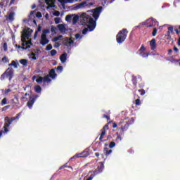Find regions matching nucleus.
<instances>
[{"label": "nucleus", "instance_id": "1", "mask_svg": "<svg viewBox=\"0 0 180 180\" xmlns=\"http://www.w3.org/2000/svg\"><path fill=\"white\" fill-rule=\"evenodd\" d=\"M32 33H33V30L29 27L23 30L21 34L22 46L18 45V49H22V50H29V49H30V46H33V44L32 43V39L29 40V37L32 35Z\"/></svg>", "mask_w": 180, "mask_h": 180}, {"label": "nucleus", "instance_id": "2", "mask_svg": "<svg viewBox=\"0 0 180 180\" xmlns=\"http://www.w3.org/2000/svg\"><path fill=\"white\" fill-rule=\"evenodd\" d=\"M80 20L82 23H88L87 27L89 32H94L95 27H96V21L94 20V18L91 15L86 14V13H83L80 15Z\"/></svg>", "mask_w": 180, "mask_h": 180}, {"label": "nucleus", "instance_id": "3", "mask_svg": "<svg viewBox=\"0 0 180 180\" xmlns=\"http://www.w3.org/2000/svg\"><path fill=\"white\" fill-rule=\"evenodd\" d=\"M134 123V117H124V119H121L120 122L118 123V126H120L119 130L120 134H124V131H127L129 129V126L130 124H133Z\"/></svg>", "mask_w": 180, "mask_h": 180}, {"label": "nucleus", "instance_id": "4", "mask_svg": "<svg viewBox=\"0 0 180 180\" xmlns=\"http://www.w3.org/2000/svg\"><path fill=\"white\" fill-rule=\"evenodd\" d=\"M20 116V113H18L16 115L15 117H6L4 118V125L3 127V129L4 130V133H8L9 131V129H8L9 126L12 124V122H15V120H19V117Z\"/></svg>", "mask_w": 180, "mask_h": 180}, {"label": "nucleus", "instance_id": "5", "mask_svg": "<svg viewBox=\"0 0 180 180\" xmlns=\"http://www.w3.org/2000/svg\"><path fill=\"white\" fill-rule=\"evenodd\" d=\"M127 34H129V31L126 28H123L122 30L119 31L116 35V40L118 44H122L127 39Z\"/></svg>", "mask_w": 180, "mask_h": 180}, {"label": "nucleus", "instance_id": "6", "mask_svg": "<svg viewBox=\"0 0 180 180\" xmlns=\"http://www.w3.org/2000/svg\"><path fill=\"white\" fill-rule=\"evenodd\" d=\"M15 71L13 70V68H8L6 69V70L1 75L0 79L1 81H4L6 78H8L9 81H12V78H13V74Z\"/></svg>", "mask_w": 180, "mask_h": 180}, {"label": "nucleus", "instance_id": "7", "mask_svg": "<svg viewBox=\"0 0 180 180\" xmlns=\"http://www.w3.org/2000/svg\"><path fill=\"white\" fill-rule=\"evenodd\" d=\"M89 155V149L86 148L83 152L75 155L71 158H86Z\"/></svg>", "mask_w": 180, "mask_h": 180}, {"label": "nucleus", "instance_id": "8", "mask_svg": "<svg viewBox=\"0 0 180 180\" xmlns=\"http://www.w3.org/2000/svg\"><path fill=\"white\" fill-rule=\"evenodd\" d=\"M103 7L99 6L96 8H94V13H93V18H94V22H96L98 19L99 18V15H101V12H102Z\"/></svg>", "mask_w": 180, "mask_h": 180}, {"label": "nucleus", "instance_id": "9", "mask_svg": "<svg viewBox=\"0 0 180 180\" xmlns=\"http://www.w3.org/2000/svg\"><path fill=\"white\" fill-rule=\"evenodd\" d=\"M103 169H105V162H100L99 165H98L97 168L94 171L95 175L102 174V172H103Z\"/></svg>", "mask_w": 180, "mask_h": 180}, {"label": "nucleus", "instance_id": "10", "mask_svg": "<svg viewBox=\"0 0 180 180\" xmlns=\"http://www.w3.org/2000/svg\"><path fill=\"white\" fill-rule=\"evenodd\" d=\"M63 44L66 47H71V45L74 44V41L71 38L65 37L63 39Z\"/></svg>", "mask_w": 180, "mask_h": 180}, {"label": "nucleus", "instance_id": "11", "mask_svg": "<svg viewBox=\"0 0 180 180\" xmlns=\"http://www.w3.org/2000/svg\"><path fill=\"white\" fill-rule=\"evenodd\" d=\"M145 51L146 47L144 46V45H141V48L139 49V56H141V57H143V58L150 56L149 53H146Z\"/></svg>", "mask_w": 180, "mask_h": 180}, {"label": "nucleus", "instance_id": "12", "mask_svg": "<svg viewBox=\"0 0 180 180\" xmlns=\"http://www.w3.org/2000/svg\"><path fill=\"white\" fill-rule=\"evenodd\" d=\"M37 98H39V95H35L32 98H30V101L27 103V105L30 109L33 108V105L34 104V102H36V99H37Z\"/></svg>", "mask_w": 180, "mask_h": 180}, {"label": "nucleus", "instance_id": "13", "mask_svg": "<svg viewBox=\"0 0 180 180\" xmlns=\"http://www.w3.org/2000/svg\"><path fill=\"white\" fill-rule=\"evenodd\" d=\"M49 42L50 40L47 39V35H41L40 44H41V46H46V44H49Z\"/></svg>", "mask_w": 180, "mask_h": 180}, {"label": "nucleus", "instance_id": "14", "mask_svg": "<svg viewBox=\"0 0 180 180\" xmlns=\"http://www.w3.org/2000/svg\"><path fill=\"white\" fill-rule=\"evenodd\" d=\"M167 32L166 35V39L167 40H171V33H174V27L170 26L167 27Z\"/></svg>", "mask_w": 180, "mask_h": 180}, {"label": "nucleus", "instance_id": "15", "mask_svg": "<svg viewBox=\"0 0 180 180\" xmlns=\"http://www.w3.org/2000/svg\"><path fill=\"white\" fill-rule=\"evenodd\" d=\"M49 76L50 78H52V79H56V78H57V73H56V70L51 69L49 73Z\"/></svg>", "mask_w": 180, "mask_h": 180}, {"label": "nucleus", "instance_id": "16", "mask_svg": "<svg viewBox=\"0 0 180 180\" xmlns=\"http://www.w3.org/2000/svg\"><path fill=\"white\" fill-rule=\"evenodd\" d=\"M150 46L151 50H155L157 49V41L155 39L153 38L150 41Z\"/></svg>", "mask_w": 180, "mask_h": 180}, {"label": "nucleus", "instance_id": "17", "mask_svg": "<svg viewBox=\"0 0 180 180\" xmlns=\"http://www.w3.org/2000/svg\"><path fill=\"white\" fill-rule=\"evenodd\" d=\"M67 56L68 54L65 52L60 55V60L61 63H65V61H67Z\"/></svg>", "mask_w": 180, "mask_h": 180}, {"label": "nucleus", "instance_id": "18", "mask_svg": "<svg viewBox=\"0 0 180 180\" xmlns=\"http://www.w3.org/2000/svg\"><path fill=\"white\" fill-rule=\"evenodd\" d=\"M8 19L10 22H13V20H15V12H11L8 15Z\"/></svg>", "mask_w": 180, "mask_h": 180}, {"label": "nucleus", "instance_id": "19", "mask_svg": "<svg viewBox=\"0 0 180 180\" xmlns=\"http://www.w3.org/2000/svg\"><path fill=\"white\" fill-rule=\"evenodd\" d=\"M73 18L72 17V23L73 25H75V23H77V22H78V20H79V16L78 15H72Z\"/></svg>", "mask_w": 180, "mask_h": 180}, {"label": "nucleus", "instance_id": "20", "mask_svg": "<svg viewBox=\"0 0 180 180\" xmlns=\"http://www.w3.org/2000/svg\"><path fill=\"white\" fill-rule=\"evenodd\" d=\"M18 65H19V63L12 60L11 63L8 64V67H14V68H18Z\"/></svg>", "mask_w": 180, "mask_h": 180}, {"label": "nucleus", "instance_id": "21", "mask_svg": "<svg viewBox=\"0 0 180 180\" xmlns=\"http://www.w3.org/2000/svg\"><path fill=\"white\" fill-rule=\"evenodd\" d=\"M101 134L100 135L99 140L100 141H102V140H103V137L106 134V129H101Z\"/></svg>", "mask_w": 180, "mask_h": 180}, {"label": "nucleus", "instance_id": "22", "mask_svg": "<svg viewBox=\"0 0 180 180\" xmlns=\"http://www.w3.org/2000/svg\"><path fill=\"white\" fill-rule=\"evenodd\" d=\"M58 29L63 33V32H65V26L63 24L58 25Z\"/></svg>", "mask_w": 180, "mask_h": 180}, {"label": "nucleus", "instance_id": "23", "mask_svg": "<svg viewBox=\"0 0 180 180\" xmlns=\"http://www.w3.org/2000/svg\"><path fill=\"white\" fill-rule=\"evenodd\" d=\"M132 84L135 86V88L137 86V77L132 75Z\"/></svg>", "mask_w": 180, "mask_h": 180}, {"label": "nucleus", "instance_id": "24", "mask_svg": "<svg viewBox=\"0 0 180 180\" xmlns=\"http://www.w3.org/2000/svg\"><path fill=\"white\" fill-rule=\"evenodd\" d=\"M34 90L37 94H40V92H41V87L39 85L35 86Z\"/></svg>", "mask_w": 180, "mask_h": 180}, {"label": "nucleus", "instance_id": "25", "mask_svg": "<svg viewBox=\"0 0 180 180\" xmlns=\"http://www.w3.org/2000/svg\"><path fill=\"white\" fill-rule=\"evenodd\" d=\"M43 79H44V82H51V79H50L49 75H46V76L44 77Z\"/></svg>", "mask_w": 180, "mask_h": 180}, {"label": "nucleus", "instance_id": "26", "mask_svg": "<svg viewBox=\"0 0 180 180\" xmlns=\"http://www.w3.org/2000/svg\"><path fill=\"white\" fill-rule=\"evenodd\" d=\"M63 39V35H59L58 37H53L52 41H58V40H61Z\"/></svg>", "mask_w": 180, "mask_h": 180}, {"label": "nucleus", "instance_id": "27", "mask_svg": "<svg viewBox=\"0 0 180 180\" xmlns=\"http://www.w3.org/2000/svg\"><path fill=\"white\" fill-rule=\"evenodd\" d=\"M66 22H70V20H72V15H68L65 17Z\"/></svg>", "mask_w": 180, "mask_h": 180}, {"label": "nucleus", "instance_id": "28", "mask_svg": "<svg viewBox=\"0 0 180 180\" xmlns=\"http://www.w3.org/2000/svg\"><path fill=\"white\" fill-rule=\"evenodd\" d=\"M104 151L105 152V155L108 156L109 154H111L112 150H109L108 148H105Z\"/></svg>", "mask_w": 180, "mask_h": 180}, {"label": "nucleus", "instance_id": "29", "mask_svg": "<svg viewBox=\"0 0 180 180\" xmlns=\"http://www.w3.org/2000/svg\"><path fill=\"white\" fill-rule=\"evenodd\" d=\"M20 63L22 64V65H27V60L26 59H21Z\"/></svg>", "mask_w": 180, "mask_h": 180}, {"label": "nucleus", "instance_id": "30", "mask_svg": "<svg viewBox=\"0 0 180 180\" xmlns=\"http://www.w3.org/2000/svg\"><path fill=\"white\" fill-rule=\"evenodd\" d=\"M48 33H50V30L44 29L43 30L41 34H44V36H47Z\"/></svg>", "mask_w": 180, "mask_h": 180}, {"label": "nucleus", "instance_id": "31", "mask_svg": "<svg viewBox=\"0 0 180 180\" xmlns=\"http://www.w3.org/2000/svg\"><path fill=\"white\" fill-rule=\"evenodd\" d=\"M44 82L43 77H39L38 79H36V82H37V84H41V82Z\"/></svg>", "mask_w": 180, "mask_h": 180}, {"label": "nucleus", "instance_id": "32", "mask_svg": "<svg viewBox=\"0 0 180 180\" xmlns=\"http://www.w3.org/2000/svg\"><path fill=\"white\" fill-rule=\"evenodd\" d=\"M52 49H53V45H51V44H48L46 47V51H50V50H51Z\"/></svg>", "mask_w": 180, "mask_h": 180}, {"label": "nucleus", "instance_id": "33", "mask_svg": "<svg viewBox=\"0 0 180 180\" xmlns=\"http://www.w3.org/2000/svg\"><path fill=\"white\" fill-rule=\"evenodd\" d=\"M57 72H63V66L60 65L56 68Z\"/></svg>", "mask_w": 180, "mask_h": 180}, {"label": "nucleus", "instance_id": "34", "mask_svg": "<svg viewBox=\"0 0 180 180\" xmlns=\"http://www.w3.org/2000/svg\"><path fill=\"white\" fill-rule=\"evenodd\" d=\"M56 54H57L56 50L53 49L52 51H51V57H54V56H56Z\"/></svg>", "mask_w": 180, "mask_h": 180}, {"label": "nucleus", "instance_id": "35", "mask_svg": "<svg viewBox=\"0 0 180 180\" xmlns=\"http://www.w3.org/2000/svg\"><path fill=\"white\" fill-rule=\"evenodd\" d=\"M7 101L8 100L6 99V98H3L2 101H1V106H4V105H6Z\"/></svg>", "mask_w": 180, "mask_h": 180}, {"label": "nucleus", "instance_id": "36", "mask_svg": "<svg viewBox=\"0 0 180 180\" xmlns=\"http://www.w3.org/2000/svg\"><path fill=\"white\" fill-rule=\"evenodd\" d=\"M138 92H139L140 95L141 96L146 95V90L144 89H139L138 90Z\"/></svg>", "mask_w": 180, "mask_h": 180}, {"label": "nucleus", "instance_id": "37", "mask_svg": "<svg viewBox=\"0 0 180 180\" xmlns=\"http://www.w3.org/2000/svg\"><path fill=\"white\" fill-rule=\"evenodd\" d=\"M135 105H136L137 106H140V105H141V101H140V98H137L135 101Z\"/></svg>", "mask_w": 180, "mask_h": 180}, {"label": "nucleus", "instance_id": "38", "mask_svg": "<svg viewBox=\"0 0 180 180\" xmlns=\"http://www.w3.org/2000/svg\"><path fill=\"white\" fill-rule=\"evenodd\" d=\"M157 32H158V30H157V28L155 27L152 32V36H153V37L157 36Z\"/></svg>", "mask_w": 180, "mask_h": 180}, {"label": "nucleus", "instance_id": "39", "mask_svg": "<svg viewBox=\"0 0 180 180\" xmlns=\"http://www.w3.org/2000/svg\"><path fill=\"white\" fill-rule=\"evenodd\" d=\"M115 146H116V143H115L114 141H112L110 143L109 148H113V147H115Z\"/></svg>", "mask_w": 180, "mask_h": 180}, {"label": "nucleus", "instance_id": "40", "mask_svg": "<svg viewBox=\"0 0 180 180\" xmlns=\"http://www.w3.org/2000/svg\"><path fill=\"white\" fill-rule=\"evenodd\" d=\"M57 30V27H54V26H51V32L52 33H56V31Z\"/></svg>", "mask_w": 180, "mask_h": 180}, {"label": "nucleus", "instance_id": "41", "mask_svg": "<svg viewBox=\"0 0 180 180\" xmlns=\"http://www.w3.org/2000/svg\"><path fill=\"white\" fill-rule=\"evenodd\" d=\"M115 141H117V143H119V141H122V135H118L115 139Z\"/></svg>", "mask_w": 180, "mask_h": 180}, {"label": "nucleus", "instance_id": "42", "mask_svg": "<svg viewBox=\"0 0 180 180\" xmlns=\"http://www.w3.org/2000/svg\"><path fill=\"white\" fill-rule=\"evenodd\" d=\"M3 47H4V51H8V44H6V42L4 44Z\"/></svg>", "mask_w": 180, "mask_h": 180}, {"label": "nucleus", "instance_id": "43", "mask_svg": "<svg viewBox=\"0 0 180 180\" xmlns=\"http://www.w3.org/2000/svg\"><path fill=\"white\" fill-rule=\"evenodd\" d=\"M60 18H54V21H55L56 25H58V23H60Z\"/></svg>", "mask_w": 180, "mask_h": 180}, {"label": "nucleus", "instance_id": "44", "mask_svg": "<svg viewBox=\"0 0 180 180\" xmlns=\"http://www.w3.org/2000/svg\"><path fill=\"white\" fill-rule=\"evenodd\" d=\"M103 117L104 119H107V122H109V120H110V117L109 115H103Z\"/></svg>", "mask_w": 180, "mask_h": 180}, {"label": "nucleus", "instance_id": "45", "mask_svg": "<svg viewBox=\"0 0 180 180\" xmlns=\"http://www.w3.org/2000/svg\"><path fill=\"white\" fill-rule=\"evenodd\" d=\"M179 59H174V58H172V59H171L170 60V63H179Z\"/></svg>", "mask_w": 180, "mask_h": 180}, {"label": "nucleus", "instance_id": "46", "mask_svg": "<svg viewBox=\"0 0 180 180\" xmlns=\"http://www.w3.org/2000/svg\"><path fill=\"white\" fill-rule=\"evenodd\" d=\"M89 28H84L83 30H82V34H86L88 33V30Z\"/></svg>", "mask_w": 180, "mask_h": 180}, {"label": "nucleus", "instance_id": "47", "mask_svg": "<svg viewBox=\"0 0 180 180\" xmlns=\"http://www.w3.org/2000/svg\"><path fill=\"white\" fill-rule=\"evenodd\" d=\"M67 164L68 163H65V165H62L61 167H59V171L61 169H64V168H67Z\"/></svg>", "mask_w": 180, "mask_h": 180}, {"label": "nucleus", "instance_id": "48", "mask_svg": "<svg viewBox=\"0 0 180 180\" xmlns=\"http://www.w3.org/2000/svg\"><path fill=\"white\" fill-rule=\"evenodd\" d=\"M53 16H60V11H55L53 13Z\"/></svg>", "mask_w": 180, "mask_h": 180}, {"label": "nucleus", "instance_id": "49", "mask_svg": "<svg viewBox=\"0 0 180 180\" xmlns=\"http://www.w3.org/2000/svg\"><path fill=\"white\" fill-rule=\"evenodd\" d=\"M85 4H86V2H83V3H81L80 4H79L77 6V9H79V8H82V6H84L85 5Z\"/></svg>", "mask_w": 180, "mask_h": 180}, {"label": "nucleus", "instance_id": "50", "mask_svg": "<svg viewBox=\"0 0 180 180\" xmlns=\"http://www.w3.org/2000/svg\"><path fill=\"white\" fill-rule=\"evenodd\" d=\"M36 16L37 18H41L43 15H41V12H37V14H36Z\"/></svg>", "mask_w": 180, "mask_h": 180}, {"label": "nucleus", "instance_id": "51", "mask_svg": "<svg viewBox=\"0 0 180 180\" xmlns=\"http://www.w3.org/2000/svg\"><path fill=\"white\" fill-rule=\"evenodd\" d=\"M60 46H61V44H60V43L56 42V43H55V45H54V47H55L56 49H57V48L60 47Z\"/></svg>", "mask_w": 180, "mask_h": 180}, {"label": "nucleus", "instance_id": "52", "mask_svg": "<svg viewBox=\"0 0 180 180\" xmlns=\"http://www.w3.org/2000/svg\"><path fill=\"white\" fill-rule=\"evenodd\" d=\"M9 108H11V105H6L3 108V110H8V109H9Z\"/></svg>", "mask_w": 180, "mask_h": 180}, {"label": "nucleus", "instance_id": "53", "mask_svg": "<svg viewBox=\"0 0 180 180\" xmlns=\"http://www.w3.org/2000/svg\"><path fill=\"white\" fill-rule=\"evenodd\" d=\"M174 51H175V53H179V50L178 49V48H176V46H174L173 48Z\"/></svg>", "mask_w": 180, "mask_h": 180}, {"label": "nucleus", "instance_id": "54", "mask_svg": "<svg viewBox=\"0 0 180 180\" xmlns=\"http://www.w3.org/2000/svg\"><path fill=\"white\" fill-rule=\"evenodd\" d=\"M117 126H119V124H117L116 122H113V124H112V127H113V129H116V127H117Z\"/></svg>", "mask_w": 180, "mask_h": 180}, {"label": "nucleus", "instance_id": "55", "mask_svg": "<svg viewBox=\"0 0 180 180\" xmlns=\"http://www.w3.org/2000/svg\"><path fill=\"white\" fill-rule=\"evenodd\" d=\"M37 33H39V32H38V31H36L35 33H34V40H36V39L37 38Z\"/></svg>", "mask_w": 180, "mask_h": 180}, {"label": "nucleus", "instance_id": "56", "mask_svg": "<svg viewBox=\"0 0 180 180\" xmlns=\"http://www.w3.org/2000/svg\"><path fill=\"white\" fill-rule=\"evenodd\" d=\"M60 4H67V0H58Z\"/></svg>", "mask_w": 180, "mask_h": 180}, {"label": "nucleus", "instance_id": "57", "mask_svg": "<svg viewBox=\"0 0 180 180\" xmlns=\"http://www.w3.org/2000/svg\"><path fill=\"white\" fill-rule=\"evenodd\" d=\"M108 127H109V124H106L103 127V129L106 130V129H108Z\"/></svg>", "mask_w": 180, "mask_h": 180}, {"label": "nucleus", "instance_id": "58", "mask_svg": "<svg viewBox=\"0 0 180 180\" xmlns=\"http://www.w3.org/2000/svg\"><path fill=\"white\" fill-rule=\"evenodd\" d=\"M9 92H11L10 89H6L5 91H4L5 94H9Z\"/></svg>", "mask_w": 180, "mask_h": 180}, {"label": "nucleus", "instance_id": "59", "mask_svg": "<svg viewBox=\"0 0 180 180\" xmlns=\"http://www.w3.org/2000/svg\"><path fill=\"white\" fill-rule=\"evenodd\" d=\"M27 93H25V95L22 97V99H26V96H27Z\"/></svg>", "mask_w": 180, "mask_h": 180}, {"label": "nucleus", "instance_id": "60", "mask_svg": "<svg viewBox=\"0 0 180 180\" xmlns=\"http://www.w3.org/2000/svg\"><path fill=\"white\" fill-rule=\"evenodd\" d=\"M79 36H81L79 34H76L75 39H79Z\"/></svg>", "mask_w": 180, "mask_h": 180}, {"label": "nucleus", "instance_id": "61", "mask_svg": "<svg viewBox=\"0 0 180 180\" xmlns=\"http://www.w3.org/2000/svg\"><path fill=\"white\" fill-rule=\"evenodd\" d=\"M4 5H5L4 2H0V8H4Z\"/></svg>", "mask_w": 180, "mask_h": 180}, {"label": "nucleus", "instance_id": "62", "mask_svg": "<svg viewBox=\"0 0 180 180\" xmlns=\"http://www.w3.org/2000/svg\"><path fill=\"white\" fill-rule=\"evenodd\" d=\"M2 61H6V60H8V58H6V56H4V58H2Z\"/></svg>", "mask_w": 180, "mask_h": 180}, {"label": "nucleus", "instance_id": "63", "mask_svg": "<svg viewBox=\"0 0 180 180\" xmlns=\"http://www.w3.org/2000/svg\"><path fill=\"white\" fill-rule=\"evenodd\" d=\"M174 32H176V34H179V30L178 29H175Z\"/></svg>", "mask_w": 180, "mask_h": 180}, {"label": "nucleus", "instance_id": "64", "mask_svg": "<svg viewBox=\"0 0 180 180\" xmlns=\"http://www.w3.org/2000/svg\"><path fill=\"white\" fill-rule=\"evenodd\" d=\"M36 8V4H33L31 7V9H34Z\"/></svg>", "mask_w": 180, "mask_h": 180}]
</instances>
